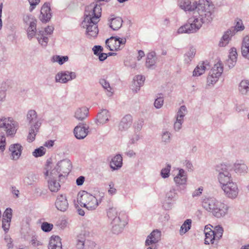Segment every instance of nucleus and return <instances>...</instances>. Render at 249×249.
<instances>
[{
	"label": "nucleus",
	"mask_w": 249,
	"mask_h": 249,
	"mask_svg": "<svg viewBox=\"0 0 249 249\" xmlns=\"http://www.w3.org/2000/svg\"><path fill=\"white\" fill-rule=\"evenodd\" d=\"M213 5L210 0H199V17L194 16L189 18L187 23L179 28L178 34H192L196 32L203 23H209L213 19Z\"/></svg>",
	"instance_id": "f257e3e1"
},
{
	"label": "nucleus",
	"mask_w": 249,
	"mask_h": 249,
	"mask_svg": "<svg viewBox=\"0 0 249 249\" xmlns=\"http://www.w3.org/2000/svg\"><path fill=\"white\" fill-rule=\"evenodd\" d=\"M18 127V123L12 118H0V150L2 152L5 149V133L7 136H14L16 133Z\"/></svg>",
	"instance_id": "f03ea898"
},
{
	"label": "nucleus",
	"mask_w": 249,
	"mask_h": 249,
	"mask_svg": "<svg viewBox=\"0 0 249 249\" xmlns=\"http://www.w3.org/2000/svg\"><path fill=\"white\" fill-rule=\"evenodd\" d=\"M107 214L108 218L111 221L112 232L117 234L121 233L126 224L124 217V214L121 215L120 213H118L116 208L113 207L108 210Z\"/></svg>",
	"instance_id": "7ed1b4c3"
},
{
	"label": "nucleus",
	"mask_w": 249,
	"mask_h": 249,
	"mask_svg": "<svg viewBox=\"0 0 249 249\" xmlns=\"http://www.w3.org/2000/svg\"><path fill=\"white\" fill-rule=\"evenodd\" d=\"M26 121L30 125L27 140L29 142H33L41 125L40 119L37 117L36 112L35 110H29L26 115Z\"/></svg>",
	"instance_id": "20e7f679"
},
{
	"label": "nucleus",
	"mask_w": 249,
	"mask_h": 249,
	"mask_svg": "<svg viewBox=\"0 0 249 249\" xmlns=\"http://www.w3.org/2000/svg\"><path fill=\"white\" fill-rule=\"evenodd\" d=\"M77 202L81 207L91 211L95 210L99 204L97 198L85 191L78 193Z\"/></svg>",
	"instance_id": "39448f33"
},
{
	"label": "nucleus",
	"mask_w": 249,
	"mask_h": 249,
	"mask_svg": "<svg viewBox=\"0 0 249 249\" xmlns=\"http://www.w3.org/2000/svg\"><path fill=\"white\" fill-rule=\"evenodd\" d=\"M90 17H85L84 19L81 23V26L84 28H86V34L88 37H95L98 33V22H95Z\"/></svg>",
	"instance_id": "423d86ee"
},
{
	"label": "nucleus",
	"mask_w": 249,
	"mask_h": 249,
	"mask_svg": "<svg viewBox=\"0 0 249 249\" xmlns=\"http://www.w3.org/2000/svg\"><path fill=\"white\" fill-rule=\"evenodd\" d=\"M55 170H52L50 172L47 182L49 190L52 192H57L60 188L61 185L59 182H61L62 176L61 174L58 175Z\"/></svg>",
	"instance_id": "0eeeda50"
},
{
	"label": "nucleus",
	"mask_w": 249,
	"mask_h": 249,
	"mask_svg": "<svg viewBox=\"0 0 249 249\" xmlns=\"http://www.w3.org/2000/svg\"><path fill=\"white\" fill-rule=\"evenodd\" d=\"M223 71V68L221 63L215 64L211 70L207 77V86L213 85L218 80Z\"/></svg>",
	"instance_id": "6e6552de"
},
{
	"label": "nucleus",
	"mask_w": 249,
	"mask_h": 249,
	"mask_svg": "<svg viewBox=\"0 0 249 249\" xmlns=\"http://www.w3.org/2000/svg\"><path fill=\"white\" fill-rule=\"evenodd\" d=\"M101 12L100 5L92 3L86 7L84 17H90L93 20H96L95 22H99Z\"/></svg>",
	"instance_id": "1a4fd4ad"
},
{
	"label": "nucleus",
	"mask_w": 249,
	"mask_h": 249,
	"mask_svg": "<svg viewBox=\"0 0 249 249\" xmlns=\"http://www.w3.org/2000/svg\"><path fill=\"white\" fill-rule=\"evenodd\" d=\"M71 164L70 160L64 159L58 162L56 167L53 170H55L58 174H61L63 177L62 178L67 176L71 170Z\"/></svg>",
	"instance_id": "9d476101"
},
{
	"label": "nucleus",
	"mask_w": 249,
	"mask_h": 249,
	"mask_svg": "<svg viewBox=\"0 0 249 249\" xmlns=\"http://www.w3.org/2000/svg\"><path fill=\"white\" fill-rule=\"evenodd\" d=\"M226 196L229 198L233 199L237 197L238 194V189L236 184L233 182L221 186Z\"/></svg>",
	"instance_id": "9b49d317"
},
{
	"label": "nucleus",
	"mask_w": 249,
	"mask_h": 249,
	"mask_svg": "<svg viewBox=\"0 0 249 249\" xmlns=\"http://www.w3.org/2000/svg\"><path fill=\"white\" fill-rule=\"evenodd\" d=\"M89 126L84 123H80L73 129L75 137L79 140L84 139L89 134Z\"/></svg>",
	"instance_id": "f8f14e48"
},
{
	"label": "nucleus",
	"mask_w": 249,
	"mask_h": 249,
	"mask_svg": "<svg viewBox=\"0 0 249 249\" xmlns=\"http://www.w3.org/2000/svg\"><path fill=\"white\" fill-rule=\"evenodd\" d=\"M220 201H218L213 197H208L203 199L202 201L203 207L207 211L211 213L213 215L215 209L219 206Z\"/></svg>",
	"instance_id": "ddd939ff"
},
{
	"label": "nucleus",
	"mask_w": 249,
	"mask_h": 249,
	"mask_svg": "<svg viewBox=\"0 0 249 249\" xmlns=\"http://www.w3.org/2000/svg\"><path fill=\"white\" fill-rule=\"evenodd\" d=\"M51 11V9L50 3H44L41 7L40 15L39 16V19L43 23H47L50 20L52 17V13Z\"/></svg>",
	"instance_id": "4468645a"
},
{
	"label": "nucleus",
	"mask_w": 249,
	"mask_h": 249,
	"mask_svg": "<svg viewBox=\"0 0 249 249\" xmlns=\"http://www.w3.org/2000/svg\"><path fill=\"white\" fill-rule=\"evenodd\" d=\"M57 209L61 212H65L69 207V203L65 195H58L55 202Z\"/></svg>",
	"instance_id": "2eb2a0df"
},
{
	"label": "nucleus",
	"mask_w": 249,
	"mask_h": 249,
	"mask_svg": "<svg viewBox=\"0 0 249 249\" xmlns=\"http://www.w3.org/2000/svg\"><path fill=\"white\" fill-rule=\"evenodd\" d=\"M22 149L23 147L19 143L11 144L9 150L11 152V159L15 160H18L21 156Z\"/></svg>",
	"instance_id": "dca6fc26"
},
{
	"label": "nucleus",
	"mask_w": 249,
	"mask_h": 249,
	"mask_svg": "<svg viewBox=\"0 0 249 249\" xmlns=\"http://www.w3.org/2000/svg\"><path fill=\"white\" fill-rule=\"evenodd\" d=\"M179 7L184 11H193L197 9L198 12V7L199 6V1L197 4L196 2H194L191 4L190 0H180Z\"/></svg>",
	"instance_id": "f3484780"
},
{
	"label": "nucleus",
	"mask_w": 249,
	"mask_h": 249,
	"mask_svg": "<svg viewBox=\"0 0 249 249\" xmlns=\"http://www.w3.org/2000/svg\"><path fill=\"white\" fill-rule=\"evenodd\" d=\"M161 232L158 230H155L147 236L145 241L146 246H150L158 242L160 240Z\"/></svg>",
	"instance_id": "a211bd4d"
},
{
	"label": "nucleus",
	"mask_w": 249,
	"mask_h": 249,
	"mask_svg": "<svg viewBox=\"0 0 249 249\" xmlns=\"http://www.w3.org/2000/svg\"><path fill=\"white\" fill-rule=\"evenodd\" d=\"M132 117L130 115L124 116L121 120L119 125V130L123 131L127 130L131 125Z\"/></svg>",
	"instance_id": "6ab92c4d"
},
{
	"label": "nucleus",
	"mask_w": 249,
	"mask_h": 249,
	"mask_svg": "<svg viewBox=\"0 0 249 249\" xmlns=\"http://www.w3.org/2000/svg\"><path fill=\"white\" fill-rule=\"evenodd\" d=\"M109 114L108 111L106 109H102L97 115V117L95 119V123L97 124H104L108 121L109 117Z\"/></svg>",
	"instance_id": "aec40b11"
},
{
	"label": "nucleus",
	"mask_w": 249,
	"mask_h": 249,
	"mask_svg": "<svg viewBox=\"0 0 249 249\" xmlns=\"http://www.w3.org/2000/svg\"><path fill=\"white\" fill-rule=\"evenodd\" d=\"M218 205L219 206H217L215 209V212L213 216L217 218L223 217L228 213V207L221 202H220V204Z\"/></svg>",
	"instance_id": "412c9836"
},
{
	"label": "nucleus",
	"mask_w": 249,
	"mask_h": 249,
	"mask_svg": "<svg viewBox=\"0 0 249 249\" xmlns=\"http://www.w3.org/2000/svg\"><path fill=\"white\" fill-rule=\"evenodd\" d=\"M88 114L89 109L86 107H82L76 110L74 117L78 121H83L88 117Z\"/></svg>",
	"instance_id": "4be33fe9"
},
{
	"label": "nucleus",
	"mask_w": 249,
	"mask_h": 249,
	"mask_svg": "<svg viewBox=\"0 0 249 249\" xmlns=\"http://www.w3.org/2000/svg\"><path fill=\"white\" fill-rule=\"evenodd\" d=\"M123 158L121 155L114 156L110 162V167L112 170H118L122 166Z\"/></svg>",
	"instance_id": "5701e85b"
},
{
	"label": "nucleus",
	"mask_w": 249,
	"mask_h": 249,
	"mask_svg": "<svg viewBox=\"0 0 249 249\" xmlns=\"http://www.w3.org/2000/svg\"><path fill=\"white\" fill-rule=\"evenodd\" d=\"M123 20L120 17L112 18L108 20L109 27L114 31L118 30L122 26Z\"/></svg>",
	"instance_id": "b1692460"
},
{
	"label": "nucleus",
	"mask_w": 249,
	"mask_h": 249,
	"mask_svg": "<svg viewBox=\"0 0 249 249\" xmlns=\"http://www.w3.org/2000/svg\"><path fill=\"white\" fill-rule=\"evenodd\" d=\"M241 53L244 57L249 59V36H246L243 39Z\"/></svg>",
	"instance_id": "393cba45"
},
{
	"label": "nucleus",
	"mask_w": 249,
	"mask_h": 249,
	"mask_svg": "<svg viewBox=\"0 0 249 249\" xmlns=\"http://www.w3.org/2000/svg\"><path fill=\"white\" fill-rule=\"evenodd\" d=\"M145 81V77L141 75H138L134 77L133 79V84L132 85V89L134 90L136 92L139 91L141 87H142Z\"/></svg>",
	"instance_id": "a878e982"
},
{
	"label": "nucleus",
	"mask_w": 249,
	"mask_h": 249,
	"mask_svg": "<svg viewBox=\"0 0 249 249\" xmlns=\"http://www.w3.org/2000/svg\"><path fill=\"white\" fill-rule=\"evenodd\" d=\"M61 240L58 236H52L48 245V249H62Z\"/></svg>",
	"instance_id": "bb28decb"
},
{
	"label": "nucleus",
	"mask_w": 249,
	"mask_h": 249,
	"mask_svg": "<svg viewBox=\"0 0 249 249\" xmlns=\"http://www.w3.org/2000/svg\"><path fill=\"white\" fill-rule=\"evenodd\" d=\"M235 32L231 28L227 30L223 36L221 41L219 42V45L221 47L226 46L231 39V37L235 34Z\"/></svg>",
	"instance_id": "cd10ccee"
},
{
	"label": "nucleus",
	"mask_w": 249,
	"mask_h": 249,
	"mask_svg": "<svg viewBox=\"0 0 249 249\" xmlns=\"http://www.w3.org/2000/svg\"><path fill=\"white\" fill-rule=\"evenodd\" d=\"M115 38V36H111L106 40V45L111 51H118L121 49L119 48V45L118 44V41L116 40Z\"/></svg>",
	"instance_id": "c85d7f7f"
},
{
	"label": "nucleus",
	"mask_w": 249,
	"mask_h": 249,
	"mask_svg": "<svg viewBox=\"0 0 249 249\" xmlns=\"http://www.w3.org/2000/svg\"><path fill=\"white\" fill-rule=\"evenodd\" d=\"M157 61L156 53L152 51L147 54L146 60L145 63L146 67L148 69H152L155 65Z\"/></svg>",
	"instance_id": "c756f323"
},
{
	"label": "nucleus",
	"mask_w": 249,
	"mask_h": 249,
	"mask_svg": "<svg viewBox=\"0 0 249 249\" xmlns=\"http://www.w3.org/2000/svg\"><path fill=\"white\" fill-rule=\"evenodd\" d=\"M174 181L178 185H182L186 184L187 177L185 171L180 169L179 170L178 174L174 178Z\"/></svg>",
	"instance_id": "7c9ffc66"
},
{
	"label": "nucleus",
	"mask_w": 249,
	"mask_h": 249,
	"mask_svg": "<svg viewBox=\"0 0 249 249\" xmlns=\"http://www.w3.org/2000/svg\"><path fill=\"white\" fill-rule=\"evenodd\" d=\"M36 19H34L30 22L29 26L27 29V36L28 39L33 38L36 33Z\"/></svg>",
	"instance_id": "2f4dec72"
},
{
	"label": "nucleus",
	"mask_w": 249,
	"mask_h": 249,
	"mask_svg": "<svg viewBox=\"0 0 249 249\" xmlns=\"http://www.w3.org/2000/svg\"><path fill=\"white\" fill-rule=\"evenodd\" d=\"M218 179L221 186H224L225 184H229L233 182L232 178L230 173L218 175Z\"/></svg>",
	"instance_id": "473e14b6"
},
{
	"label": "nucleus",
	"mask_w": 249,
	"mask_h": 249,
	"mask_svg": "<svg viewBox=\"0 0 249 249\" xmlns=\"http://www.w3.org/2000/svg\"><path fill=\"white\" fill-rule=\"evenodd\" d=\"M37 39L40 44L43 47L47 45L49 38L45 36L44 32L43 31H39L37 34Z\"/></svg>",
	"instance_id": "72a5a7b5"
},
{
	"label": "nucleus",
	"mask_w": 249,
	"mask_h": 249,
	"mask_svg": "<svg viewBox=\"0 0 249 249\" xmlns=\"http://www.w3.org/2000/svg\"><path fill=\"white\" fill-rule=\"evenodd\" d=\"M192 220L190 219H186L180 227L179 233L181 235H183L187 232L191 228Z\"/></svg>",
	"instance_id": "f704fd0d"
},
{
	"label": "nucleus",
	"mask_w": 249,
	"mask_h": 249,
	"mask_svg": "<svg viewBox=\"0 0 249 249\" xmlns=\"http://www.w3.org/2000/svg\"><path fill=\"white\" fill-rule=\"evenodd\" d=\"M231 166L225 164H221L216 167V171L218 173V175L225 174L230 173Z\"/></svg>",
	"instance_id": "c9c22d12"
},
{
	"label": "nucleus",
	"mask_w": 249,
	"mask_h": 249,
	"mask_svg": "<svg viewBox=\"0 0 249 249\" xmlns=\"http://www.w3.org/2000/svg\"><path fill=\"white\" fill-rule=\"evenodd\" d=\"M196 49L193 47L190 48L189 50L184 54V61L189 63L195 57L196 54Z\"/></svg>",
	"instance_id": "e433bc0d"
},
{
	"label": "nucleus",
	"mask_w": 249,
	"mask_h": 249,
	"mask_svg": "<svg viewBox=\"0 0 249 249\" xmlns=\"http://www.w3.org/2000/svg\"><path fill=\"white\" fill-rule=\"evenodd\" d=\"M38 178L36 175L33 173H29L24 178V182L27 185H31L33 184L34 182Z\"/></svg>",
	"instance_id": "4c0bfd02"
},
{
	"label": "nucleus",
	"mask_w": 249,
	"mask_h": 249,
	"mask_svg": "<svg viewBox=\"0 0 249 249\" xmlns=\"http://www.w3.org/2000/svg\"><path fill=\"white\" fill-rule=\"evenodd\" d=\"M239 89L242 94H246L249 91V81L242 80L240 83Z\"/></svg>",
	"instance_id": "58836bf2"
},
{
	"label": "nucleus",
	"mask_w": 249,
	"mask_h": 249,
	"mask_svg": "<svg viewBox=\"0 0 249 249\" xmlns=\"http://www.w3.org/2000/svg\"><path fill=\"white\" fill-rule=\"evenodd\" d=\"M67 73L64 71H61L57 73L55 76V82L65 84L68 82V79L66 77Z\"/></svg>",
	"instance_id": "ea45409f"
},
{
	"label": "nucleus",
	"mask_w": 249,
	"mask_h": 249,
	"mask_svg": "<svg viewBox=\"0 0 249 249\" xmlns=\"http://www.w3.org/2000/svg\"><path fill=\"white\" fill-rule=\"evenodd\" d=\"M235 25L234 27H231V28L235 32V33L239 31H242L244 30L245 27L243 24L242 20L238 18H237L235 20Z\"/></svg>",
	"instance_id": "a19ab883"
},
{
	"label": "nucleus",
	"mask_w": 249,
	"mask_h": 249,
	"mask_svg": "<svg viewBox=\"0 0 249 249\" xmlns=\"http://www.w3.org/2000/svg\"><path fill=\"white\" fill-rule=\"evenodd\" d=\"M213 234L214 232L212 230H210L209 231H206L205 233V239L204 242L205 244L209 245L210 243L213 244L214 241L216 240Z\"/></svg>",
	"instance_id": "79ce46f5"
},
{
	"label": "nucleus",
	"mask_w": 249,
	"mask_h": 249,
	"mask_svg": "<svg viewBox=\"0 0 249 249\" xmlns=\"http://www.w3.org/2000/svg\"><path fill=\"white\" fill-rule=\"evenodd\" d=\"M206 67L204 63L198 65L193 71L194 76H198L202 74L205 71Z\"/></svg>",
	"instance_id": "37998d69"
},
{
	"label": "nucleus",
	"mask_w": 249,
	"mask_h": 249,
	"mask_svg": "<svg viewBox=\"0 0 249 249\" xmlns=\"http://www.w3.org/2000/svg\"><path fill=\"white\" fill-rule=\"evenodd\" d=\"M166 198L169 201H175L178 198V194L174 188H172L166 193Z\"/></svg>",
	"instance_id": "c03bdc74"
},
{
	"label": "nucleus",
	"mask_w": 249,
	"mask_h": 249,
	"mask_svg": "<svg viewBox=\"0 0 249 249\" xmlns=\"http://www.w3.org/2000/svg\"><path fill=\"white\" fill-rule=\"evenodd\" d=\"M99 83L102 85L103 88L107 90L108 93L107 95L110 96L112 95L113 92L111 91L112 89L110 86L109 83L105 79H101L99 81Z\"/></svg>",
	"instance_id": "a18cd8bd"
},
{
	"label": "nucleus",
	"mask_w": 249,
	"mask_h": 249,
	"mask_svg": "<svg viewBox=\"0 0 249 249\" xmlns=\"http://www.w3.org/2000/svg\"><path fill=\"white\" fill-rule=\"evenodd\" d=\"M248 167L245 164H237L235 165L234 170L237 173H245L247 172Z\"/></svg>",
	"instance_id": "49530a36"
},
{
	"label": "nucleus",
	"mask_w": 249,
	"mask_h": 249,
	"mask_svg": "<svg viewBox=\"0 0 249 249\" xmlns=\"http://www.w3.org/2000/svg\"><path fill=\"white\" fill-rule=\"evenodd\" d=\"M68 59L69 57L68 56L55 55L53 57V61L58 62L60 65L63 64Z\"/></svg>",
	"instance_id": "de8ad7c7"
},
{
	"label": "nucleus",
	"mask_w": 249,
	"mask_h": 249,
	"mask_svg": "<svg viewBox=\"0 0 249 249\" xmlns=\"http://www.w3.org/2000/svg\"><path fill=\"white\" fill-rule=\"evenodd\" d=\"M171 140V134L169 131L164 130L161 134L162 142L165 143H168Z\"/></svg>",
	"instance_id": "09e8293b"
},
{
	"label": "nucleus",
	"mask_w": 249,
	"mask_h": 249,
	"mask_svg": "<svg viewBox=\"0 0 249 249\" xmlns=\"http://www.w3.org/2000/svg\"><path fill=\"white\" fill-rule=\"evenodd\" d=\"M46 150L43 146H40L36 149L33 152V155L36 158L43 156L45 155Z\"/></svg>",
	"instance_id": "8fccbe9b"
},
{
	"label": "nucleus",
	"mask_w": 249,
	"mask_h": 249,
	"mask_svg": "<svg viewBox=\"0 0 249 249\" xmlns=\"http://www.w3.org/2000/svg\"><path fill=\"white\" fill-rule=\"evenodd\" d=\"M214 232L213 235L216 240H219L222 236L223 229L222 227L220 226H217L215 228V230L213 231Z\"/></svg>",
	"instance_id": "3c124183"
},
{
	"label": "nucleus",
	"mask_w": 249,
	"mask_h": 249,
	"mask_svg": "<svg viewBox=\"0 0 249 249\" xmlns=\"http://www.w3.org/2000/svg\"><path fill=\"white\" fill-rule=\"evenodd\" d=\"M171 168V165L167 164L166 167L162 169L160 172V175L162 178H166L169 177Z\"/></svg>",
	"instance_id": "603ef678"
},
{
	"label": "nucleus",
	"mask_w": 249,
	"mask_h": 249,
	"mask_svg": "<svg viewBox=\"0 0 249 249\" xmlns=\"http://www.w3.org/2000/svg\"><path fill=\"white\" fill-rule=\"evenodd\" d=\"M187 112V110L186 107L184 105L181 106L178 112L177 119H180L181 120L183 121V117L185 116Z\"/></svg>",
	"instance_id": "864d4df0"
},
{
	"label": "nucleus",
	"mask_w": 249,
	"mask_h": 249,
	"mask_svg": "<svg viewBox=\"0 0 249 249\" xmlns=\"http://www.w3.org/2000/svg\"><path fill=\"white\" fill-rule=\"evenodd\" d=\"M11 220L2 218V228L5 233L8 232L10 226Z\"/></svg>",
	"instance_id": "5fc2aeb1"
},
{
	"label": "nucleus",
	"mask_w": 249,
	"mask_h": 249,
	"mask_svg": "<svg viewBox=\"0 0 249 249\" xmlns=\"http://www.w3.org/2000/svg\"><path fill=\"white\" fill-rule=\"evenodd\" d=\"M53 224L44 222L41 224V228L45 232H49L53 229Z\"/></svg>",
	"instance_id": "6e6d98bb"
},
{
	"label": "nucleus",
	"mask_w": 249,
	"mask_h": 249,
	"mask_svg": "<svg viewBox=\"0 0 249 249\" xmlns=\"http://www.w3.org/2000/svg\"><path fill=\"white\" fill-rule=\"evenodd\" d=\"M12 216V210L10 208H7L3 214L2 218L11 220Z\"/></svg>",
	"instance_id": "4d7b16f0"
},
{
	"label": "nucleus",
	"mask_w": 249,
	"mask_h": 249,
	"mask_svg": "<svg viewBox=\"0 0 249 249\" xmlns=\"http://www.w3.org/2000/svg\"><path fill=\"white\" fill-rule=\"evenodd\" d=\"M64 72L67 73L66 77L68 79V82L71 81L76 78V73L72 71H64Z\"/></svg>",
	"instance_id": "13d9d810"
},
{
	"label": "nucleus",
	"mask_w": 249,
	"mask_h": 249,
	"mask_svg": "<svg viewBox=\"0 0 249 249\" xmlns=\"http://www.w3.org/2000/svg\"><path fill=\"white\" fill-rule=\"evenodd\" d=\"M237 53L235 48H231L229 55V58L237 60Z\"/></svg>",
	"instance_id": "bf43d9fd"
},
{
	"label": "nucleus",
	"mask_w": 249,
	"mask_h": 249,
	"mask_svg": "<svg viewBox=\"0 0 249 249\" xmlns=\"http://www.w3.org/2000/svg\"><path fill=\"white\" fill-rule=\"evenodd\" d=\"M163 99L162 97L157 98L154 102V106L156 108H160L163 105Z\"/></svg>",
	"instance_id": "052dcab7"
},
{
	"label": "nucleus",
	"mask_w": 249,
	"mask_h": 249,
	"mask_svg": "<svg viewBox=\"0 0 249 249\" xmlns=\"http://www.w3.org/2000/svg\"><path fill=\"white\" fill-rule=\"evenodd\" d=\"M30 7L29 8L30 12H32L33 10L36 8V6L39 3L40 0H28Z\"/></svg>",
	"instance_id": "680f3d73"
},
{
	"label": "nucleus",
	"mask_w": 249,
	"mask_h": 249,
	"mask_svg": "<svg viewBox=\"0 0 249 249\" xmlns=\"http://www.w3.org/2000/svg\"><path fill=\"white\" fill-rule=\"evenodd\" d=\"M92 51L95 55H98L99 54H100L103 52V48L101 46L95 45L92 48Z\"/></svg>",
	"instance_id": "e2e57ef3"
},
{
	"label": "nucleus",
	"mask_w": 249,
	"mask_h": 249,
	"mask_svg": "<svg viewBox=\"0 0 249 249\" xmlns=\"http://www.w3.org/2000/svg\"><path fill=\"white\" fill-rule=\"evenodd\" d=\"M183 121L180 119H177V121L174 124V129L176 131H178L181 128Z\"/></svg>",
	"instance_id": "0e129e2a"
},
{
	"label": "nucleus",
	"mask_w": 249,
	"mask_h": 249,
	"mask_svg": "<svg viewBox=\"0 0 249 249\" xmlns=\"http://www.w3.org/2000/svg\"><path fill=\"white\" fill-rule=\"evenodd\" d=\"M109 190H108V192L110 195H114L116 193L117 190L114 188V184L113 182H110L109 183Z\"/></svg>",
	"instance_id": "69168bd1"
},
{
	"label": "nucleus",
	"mask_w": 249,
	"mask_h": 249,
	"mask_svg": "<svg viewBox=\"0 0 249 249\" xmlns=\"http://www.w3.org/2000/svg\"><path fill=\"white\" fill-rule=\"evenodd\" d=\"M30 19H32V21H33L34 19H36L35 18H33V17L31 15H25L23 17V22L26 23L28 24L29 22H30Z\"/></svg>",
	"instance_id": "338daca9"
},
{
	"label": "nucleus",
	"mask_w": 249,
	"mask_h": 249,
	"mask_svg": "<svg viewBox=\"0 0 249 249\" xmlns=\"http://www.w3.org/2000/svg\"><path fill=\"white\" fill-rule=\"evenodd\" d=\"M236 60H232V59L228 58L227 60L226 65L229 68H232L236 63Z\"/></svg>",
	"instance_id": "774afa93"
}]
</instances>
